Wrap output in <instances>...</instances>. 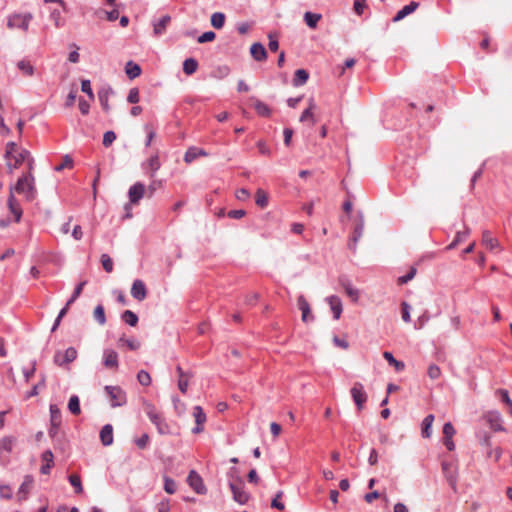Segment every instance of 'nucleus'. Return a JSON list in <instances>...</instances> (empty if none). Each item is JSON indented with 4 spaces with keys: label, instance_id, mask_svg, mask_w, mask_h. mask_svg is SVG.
<instances>
[{
    "label": "nucleus",
    "instance_id": "nucleus-30",
    "mask_svg": "<svg viewBox=\"0 0 512 512\" xmlns=\"http://www.w3.org/2000/svg\"><path fill=\"white\" fill-rule=\"evenodd\" d=\"M33 478L31 476H26L23 483L20 485L18 496L19 500H25L26 496L32 486Z\"/></svg>",
    "mask_w": 512,
    "mask_h": 512
},
{
    "label": "nucleus",
    "instance_id": "nucleus-10",
    "mask_svg": "<svg viewBox=\"0 0 512 512\" xmlns=\"http://www.w3.org/2000/svg\"><path fill=\"white\" fill-rule=\"evenodd\" d=\"M363 232H364V219H363V216L360 215L358 221L355 224L351 240L348 244L349 249L352 250L353 252L356 251L357 243L360 240V238L362 237Z\"/></svg>",
    "mask_w": 512,
    "mask_h": 512
},
{
    "label": "nucleus",
    "instance_id": "nucleus-61",
    "mask_svg": "<svg viewBox=\"0 0 512 512\" xmlns=\"http://www.w3.org/2000/svg\"><path fill=\"white\" fill-rule=\"evenodd\" d=\"M216 37V34L213 31H207L204 32L202 35H200L197 39L198 43H206L213 41Z\"/></svg>",
    "mask_w": 512,
    "mask_h": 512
},
{
    "label": "nucleus",
    "instance_id": "nucleus-15",
    "mask_svg": "<svg viewBox=\"0 0 512 512\" xmlns=\"http://www.w3.org/2000/svg\"><path fill=\"white\" fill-rule=\"evenodd\" d=\"M103 364L108 369L118 368V354L112 349H105L103 352Z\"/></svg>",
    "mask_w": 512,
    "mask_h": 512
},
{
    "label": "nucleus",
    "instance_id": "nucleus-34",
    "mask_svg": "<svg viewBox=\"0 0 512 512\" xmlns=\"http://www.w3.org/2000/svg\"><path fill=\"white\" fill-rule=\"evenodd\" d=\"M118 347H121L122 345H126L128 349L130 350H138L140 348V342L131 338V339H128L126 338L124 335L121 336L119 339H118Z\"/></svg>",
    "mask_w": 512,
    "mask_h": 512
},
{
    "label": "nucleus",
    "instance_id": "nucleus-37",
    "mask_svg": "<svg viewBox=\"0 0 512 512\" xmlns=\"http://www.w3.org/2000/svg\"><path fill=\"white\" fill-rule=\"evenodd\" d=\"M383 357L390 365L394 366L396 371L404 370L405 364L401 361L396 360L391 352L385 351L383 353Z\"/></svg>",
    "mask_w": 512,
    "mask_h": 512
},
{
    "label": "nucleus",
    "instance_id": "nucleus-21",
    "mask_svg": "<svg viewBox=\"0 0 512 512\" xmlns=\"http://www.w3.org/2000/svg\"><path fill=\"white\" fill-rule=\"evenodd\" d=\"M327 302L333 312L334 319L338 320L342 313V302L338 296L332 295L327 298Z\"/></svg>",
    "mask_w": 512,
    "mask_h": 512
},
{
    "label": "nucleus",
    "instance_id": "nucleus-56",
    "mask_svg": "<svg viewBox=\"0 0 512 512\" xmlns=\"http://www.w3.org/2000/svg\"><path fill=\"white\" fill-rule=\"evenodd\" d=\"M81 90H82V92L87 94L91 100H94V93H93L92 88H91L90 80H87V79L82 80V82H81Z\"/></svg>",
    "mask_w": 512,
    "mask_h": 512
},
{
    "label": "nucleus",
    "instance_id": "nucleus-9",
    "mask_svg": "<svg viewBox=\"0 0 512 512\" xmlns=\"http://www.w3.org/2000/svg\"><path fill=\"white\" fill-rule=\"evenodd\" d=\"M351 397L354 401V403L357 406L358 411H361L364 407L365 402L367 401V393L364 389V386L360 382H355L352 386L351 390Z\"/></svg>",
    "mask_w": 512,
    "mask_h": 512
},
{
    "label": "nucleus",
    "instance_id": "nucleus-57",
    "mask_svg": "<svg viewBox=\"0 0 512 512\" xmlns=\"http://www.w3.org/2000/svg\"><path fill=\"white\" fill-rule=\"evenodd\" d=\"M282 495H283L282 491H279L276 494L275 498L271 502V507L272 508L278 509L280 511H283L285 509L284 503L279 500L282 497Z\"/></svg>",
    "mask_w": 512,
    "mask_h": 512
},
{
    "label": "nucleus",
    "instance_id": "nucleus-44",
    "mask_svg": "<svg viewBox=\"0 0 512 512\" xmlns=\"http://www.w3.org/2000/svg\"><path fill=\"white\" fill-rule=\"evenodd\" d=\"M255 202L259 207L265 208L268 205L267 193L262 189H258L256 191Z\"/></svg>",
    "mask_w": 512,
    "mask_h": 512
},
{
    "label": "nucleus",
    "instance_id": "nucleus-23",
    "mask_svg": "<svg viewBox=\"0 0 512 512\" xmlns=\"http://www.w3.org/2000/svg\"><path fill=\"white\" fill-rule=\"evenodd\" d=\"M250 53L254 60L264 61L267 58L265 47L261 43H254L250 47Z\"/></svg>",
    "mask_w": 512,
    "mask_h": 512
},
{
    "label": "nucleus",
    "instance_id": "nucleus-29",
    "mask_svg": "<svg viewBox=\"0 0 512 512\" xmlns=\"http://www.w3.org/2000/svg\"><path fill=\"white\" fill-rule=\"evenodd\" d=\"M207 156L208 154L204 149L199 147H190L185 153L184 160H195L196 158Z\"/></svg>",
    "mask_w": 512,
    "mask_h": 512
},
{
    "label": "nucleus",
    "instance_id": "nucleus-48",
    "mask_svg": "<svg viewBox=\"0 0 512 512\" xmlns=\"http://www.w3.org/2000/svg\"><path fill=\"white\" fill-rule=\"evenodd\" d=\"M164 490L168 494H174L177 490L176 482L168 476H164Z\"/></svg>",
    "mask_w": 512,
    "mask_h": 512
},
{
    "label": "nucleus",
    "instance_id": "nucleus-47",
    "mask_svg": "<svg viewBox=\"0 0 512 512\" xmlns=\"http://www.w3.org/2000/svg\"><path fill=\"white\" fill-rule=\"evenodd\" d=\"M193 416L195 418V422L198 425H203L206 421V415L200 406H195L193 408Z\"/></svg>",
    "mask_w": 512,
    "mask_h": 512
},
{
    "label": "nucleus",
    "instance_id": "nucleus-26",
    "mask_svg": "<svg viewBox=\"0 0 512 512\" xmlns=\"http://www.w3.org/2000/svg\"><path fill=\"white\" fill-rule=\"evenodd\" d=\"M251 100L253 101L254 109L259 116L270 117L271 109L267 104L259 99H256L255 97H251Z\"/></svg>",
    "mask_w": 512,
    "mask_h": 512
},
{
    "label": "nucleus",
    "instance_id": "nucleus-49",
    "mask_svg": "<svg viewBox=\"0 0 512 512\" xmlns=\"http://www.w3.org/2000/svg\"><path fill=\"white\" fill-rule=\"evenodd\" d=\"M69 482L75 488L76 493H81L83 491L81 478L79 475H76V474L70 475Z\"/></svg>",
    "mask_w": 512,
    "mask_h": 512
},
{
    "label": "nucleus",
    "instance_id": "nucleus-64",
    "mask_svg": "<svg viewBox=\"0 0 512 512\" xmlns=\"http://www.w3.org/2000/svg\"><path fill=\"white\" fill-rule=\"evenodd\" d=\"M455 434V429L450 422H447L443 426V435L444 438H453Z\"/></svg>",
    "mask_w": 512,
    "mask_h": 512
},
{
    "label": "nucleus",
    "instance_id": "nucleus-27",
    "mask_svg": "<svg viewBox=\"0 0 512 512\" xmlns=\"http://www.w3.org/2000/svg\"><path fill=\"white\" fill-rule=\"evenodd\" d=\"M8 207L10 212L15 216V222H19L22 216V209L13 194H10L8 197Z\"/></svg>",
    "mask_w": 512,
    "mask_h": 512
},
{
    "label": "nucleus",
    "instance_id": "nucleus-17",
    "mask_svg": "<svg viewBox=\"0 0 512 512\" xmlns=\"http://www.w3.org/2000/svg\"><path fill=\"white\" fill-rule=\"evenodd\" d=\"M171 21V17L169 15H164L158 20H154L153 25V33L155 36H161L165 33L167 26Z\"/></svg>",
    "mask_w": 512,
    "mask_h": 512
},
{
    "label": "nucleus",
    "instance_id": "nucleus-1",
    "mask_svg": "<svg viewBox=\"0 0 512 512\" xmlns=\"http://www.w3.org/2000/svg\"><path fill=\"white\" fill-rule=\"evenodd\" d=\"M144 411L150 421L156 426L157 431L161 435H168L171 433L170 426L166 422L165 418L161 413H159L156 407L149 403L144 402Z\"/></svg>",
    "mask_w": 512,
    "mask_h": 512
},
{
    "label": "nucleus",
    "instance_id": "nucleus-41",
    "mask_svg": "<svg viewBox=\"0 0 512 512\" xmlns=\"http://www.w3.org/2000/svg\"><path fill=\"white\" fill-rule=\"evenodd\" d=\"M121 319L133 327L138 323V316L131 310H125L121 315Z\"/></svg>",
    "mask_w": 512,
    "mask_h": 512
},
{
    "label": "nucleus",
    "instance_id": "nucleus-33",
    "mask_svg": "<svg viewBox=\"0 0 512 512\" xmlns=\"http://www.w3.org/2000/svg\"><path fill=\"white\" fill-rule=\"evenodd\" d=\"M309 78V74L304 69L296 70L293 78V85L298 87L304 85Z\"/></svg>",
    "mask_w": 512,
    "mask_h": 512
},
{
    "label": "nucleus",
    "instance_id": "nucleus-5",
    "mask_svg": "<svg viewBox=\"0 0 512 512\" xmlns=\"http://www.w3.org/2000/svg\"><path fill=\"white\" fill-rule=\"evenodd\" d=\"M5 157L10 160H32L30 151L18 146L14 142H9L6 146Z\"/></svg>",
    "mask_w": 512,
    "mask_h": 512
},
{
    "label": "nucleus",
    "instance_id": "nucleus-20",
    "mask_svg": "<svg viewBox=\"0 0 512 512\" xmlns=\"http://www.w3.org/2000/svg\"><path fill=\"white\" fill-rule=\"evenodd\" d=\"M144 192L145 186L140 182L135 183L129 189L130 202L133 204L138 203V201L143 197Z\"/></svg>",
    "mask_w": 512,
    "mask_h": 512
},
{
    "label": "nucleus",
    "instance_id": "nucleus-40",
    "mask_svg": "<svg viewBox=\"0 0 512 512\" xmlns=\"http://www.w3.org/2000/svg\"><path fill=\"white\" fill-rule=\"evenodd\" d=\"M68 409L73 415H79L81 413L80 400L77 395H72L68 402Z\"/></svg>",
    "mask_w": 512,
    "mask_h": 512
},
{
    "label": "nucleus",
    "instance_id": "nucleus-45",
    "mask_svg": "<svg viewBox=\"0 0 512 512\" xmlns=\"http://www.w3.org/2000/svg\"><path fill=\"white\" fill-rule=\"evenodd\" d=\"M93 315H94L95 320L100 325H104L106 323L105 311H104V307L102 305L99 304L95 307Z\"/></svg>",
    "mask_w": 512,
    "mask_h": 512
},
{
    "label": "nucleus",
    "instance_id": "nucleus-28",
    "mask_svg": "<svg viewBox=\"0 0 512 512\" xmlns=\"http://www.w3.org/2000/svg\"><path fill=\"white\" fill-rule=\"evenodd\" d=\"M50 424L53 426H61L62 414L60 408L56 404H50Z\"/></svg>",
    "mask_w": 512,
    "mask_h": 512
},
{
    "label": "nucleus",
    "instance_id": "nucleus-53",
    "mask_svg": "<svg viewBox=\"0 0 512 512\" xmlns=\"http://www.w3.org/2000/svg\"><path fill=\"white\" fill-rule=\"evenodd\" d=\"M138 382L143 386H149L151 384V377L145 370H140L137 374Z\"/></svg>",
    "mask_w": 512,
    "mask_h": 512
},
{
    "label": "nucleus",
    "instance_id": "nucleus-42",
    "mask_svg": "<svg viewBox=\"0 0 512 512\" xmlns=\"http://www.w3.org/2000/svg\"><path fill=\"white\" fill-rule=\"evenodd\" d=\"M225 23V15L221 12H215L211 16V25L215 29H221Z\"/></svg>",
    "mask_w": 512,
    "mask_h": 512
},
{
    "label": "nucleus",
    "instance_id": "nucleus-46",
    "mask_svg": "<svg viewBox=\"0 0 512 512\" xmlns=\"http://www.w3.org/2000/svg\"><path fill=\"white\" fill-rule=\"evenodd\" d=\"M87 284V281L84 280L82 282H80L74 289L71 297L68 299L67 301V305H72L76 299L81 295L82 291H83V288L84 286Z\"/></svg>",
    "mask_w": 512,
    "mask_h": 512
},
{
    "label": "nucleus",
    "instance_id": "nucleus-6",
    "mask_svg": "<svg viewBox=\"0 0 512 512\" xmlns=\"http://www.w3.org/2000/svg\"><path fill=\"white\" fill-rule=\"evenodd\" d=\"M105 391L110 397L112 407H120L126 404V393L121 387L107 385Z\"/></svg>",
    "mask_w": 512,
    "mask_h": 512
},
{
    "label": "nucleus",
    "instance_id": "nucleus-38",
    "mask_svg": "<svg viewBox=\"0 0 512 512\" xmlns=\"http://www.w3.org/2000/svg\"><path fill=\"white\" fill-rule=\"evenodd\" d=\"M198 68V62L194 58H187L183 62V71L187 75H192Z\"/></svg>",
    "mask_w": 512,
    "mask_h": 512
},
{
    "label": "nucleus",
    "instance_id": "nucleus-60",
    "mask_svg": "<svg viewBox=\"0 0 512 512\" xmlns=\"http://www.w3.org/2000/svg\"><path fill=\"white\" fill-rule=\"evenodd\" d=\"M139 90L137 88H132L129 90L127 101L131 104H136L139 102Z\"/></svg>",
    "mask_w": 512,
    "mask_h": 512
},
{
    "label": "nucleus",
    "instance_id": "nucleus-36",
    "mask_svg": "<svg viewBox=\"0 0 512 512\" xmlns=\"http://www.w3.org/2000/svg\"><path fill=\"white\" fill-rule=\"evenodd\" d=\"M321 19V15L317 13L312 12H306L304 14V21L306 25L312 29H315L317 27L318 22Z\"/></svg>",
    "mask_w": 512,
    "mask_h": 512
},
{
    "label": "nucleus",
    "instance_id": "nucleus-16",
    "mask_svg": "<svg viewBox=\"0 0 512 512\" xmlns=\"http://www.w3.org/2000/svg\"><path fill=\"white\" fill-rule=\"evenodd\" d=\"M482 446H485L487 448V457L493 458L495 462H498L500 458L502 457V449L500 447H497L495 449L491 448V442L490 437L485 435L483 439L480 441Z\"/></svg>",
    "mask_w": 512,
    "mask_h": 512
},
{
    "label": "nucleus",
    "instance_id": "nucleus-11",
    "mask_svg": "<svg viewBox=\"0 0 512 512\" xmlns=\"http://www.w3.org/2000/svg\"><path fill=\"white\" fill-rule=\"evenodd\" d=\"M442 470L445 475V478L447 479L449 485L453 488V490H456V484H457V473H456V467L453 462L443 461L442 462Z\"/></svg>",
    "mask_w": 512,
    "mask_h": 512
},
{
    "label": "nucleus",
    "instance_id": "nucleus-50",
    "mask_svg": "<svg viewBox=\"0 0 512 512\" xmlns=\"http://www.w3.org/2000/svg\"><path fill=\"white\" fill-rule=\"evenodd\" d=\"M98 16L105 15L106 19L110 22L115 21L119 17V10L117 8L112 9L111 11L100 10L97 12Z\"/></svg>",
    "mask_w": 512,
    "mask_h": 512
},
{
    "label": "nucleus",
    "instance_id": "nucleus-32",
    "mask_svg": "<svg viewBox=\"0 0 512 512\" xmlns=\"http://www.w3.org/2000/svg\"><path fill=\"white\" fill-rule=\"evenodd\" d=\"M315 108H316V104H315L313 98H310L308 108L305 109L300 116V122H306L308 120H311L312 123H314L315 120H314V116H313V110Z\"/></svg>",
    "mask_w": 512,
    "mask_h": 512
},
{
    "label": "nucleus",
    "instance_id": "nucleus-63",
    "mask_svg": "<svg viewBox=\"0 0 512 512\" xmlns=\"http://www.w3.org/2000/svg\"><path fill=\"white\" fill-rule=\"evenodd\" d=\"M149 443L148 434L144 433L141 437L135 439V444L140 449H145Z\"/></svg>",
    "mask_w": 512,
    "mask_h": 512
},
{
    "label": "nucleus",
    "instance_id": "nucleus-25",
    "mask_svg": "<svg viewBox=\"0 0 512 512\" xmlns=\"http://www.w3.org/2000/svg\"><path fill=\"white\" fill-rule=\"evenodd\" d=\"M482 244L491 251H494L499 247L498 240L494 238L488 230H485L482 233Z\"/></svg>",
    "mask_w": 512,
    "mask_h": 512
},
{
    "label": "nucleus",
    "instance_id": "nucleus-55",
    "mask_svg": "<svg viewBox=\"0 0 512 512\" xmlns=\"http://www.w3.org/2000/svg\"><path fill=\"white\" fill-rule=\"evenodd\" d=\"M192 374H187V376L179 377L178 380V388L182 393H186L189 385V380L192 378Z\"/></svg>",
    "mask_w": 512,
    "mask_h": 512
},
{
    "label": "nucleus",
    "instance_id": "nucleus-52",
    "mask_svg": "<svg viewBox=\"0 0 512 512\" xmlns=\"http://www.w3.org/2000/svg\"><path fill=\"white\" fill-rule=\"evenodd\" d=\"M101 263H102L103 269L107 273H111L113 271V261L108 254L101 255Z\"/></svg>",
    "mask_w": 512,
    "mask_h": 512
},
{
    "label": "nucleus",
    "instance_id": "nucleus-22",
    "mask_svg": "<svg viewBox=\"0 0 512 512\" xmlns=\"http://www.w3.org/2000/svg\"><path fill=\"white\" fill-rule=\"evenodd\" d=\"M418 7H419V3L418 2H415V1L410 2L408 5L404 6L402 9H400L396 13V15L393 17V21L394 22L401 21L406 16L410 15L411 13H413Z\"/></svg>",
    "mask_w": 512,
    "mask_h": 512
},
{
    "label": "nucleus",
    "instance_id": "nucleus-35",
    "mask_svg": "<svg viewBox=\"0 0 512 512\" xmlns=\"http://www.w3.org/2000/svg\"><path fill=\"white\" fill-rule=\"evenodd\" d=\"M125 72L130 79H134L141 74V68L133 61H129L126 64Z\"/></svg>",
    "mask_w": 512,
    "mask_h": 512
},
{
    "label": "nucleus",
    "instance_id": "nucleus-39",
    "mask_svg": "<svg viewBox=\"0 0 512 512\" xmlns=\"http://www.w3.org/2000/svg\"><path fill=\"white\" fill-rule=\"evenodd\" d=\"M344 290L347 294V296L351 299L353 302H357L359 299V290L352 286V284L347 281L343 283Z\"/></svg>",
    "mask_w": 512,
    "mask_h": 512
},
{
    "label": "nucleus",
    "instance_id": "nucleus-51",
    "mask_svg": "<svg viewBox=\"0 0 512 512\" xmlns=\"http://www.w3.org/2000/svg\"><path fill=\"white\" fill-rule=\"evenodd\" d=\"M497 394L500 396L501 401L509 407L510 414L512 415V400L509 397L508 391L505 389H499Z\"/></svg>",
    "mask_w": 512,
    "mask_h": 512
},
{
    "label": "nucleus",
    "instance_id": "nucleus-24",
    "mask_svg": "<svg viewBox=\"0 0 512 512\" xmlns=\"http://www.w3.org/2000/svg\"><path fill=\"white\" fill-rule=\"evenodd\" d=\"M100 440L104 446H110L113 443V427L111 424H106L102 427Z\"/></svg>",
    "mask_w": 512,
    "mask_h": 512
},
{
    "label": "nucleus",
    "instance_id": "nucleus-8",
    "mask_svg": "<svg viewBox=\"0 0 512 512\" xmlns=\"http://www.w3.org/2000/svg\"><path fill=\"white\" fill-rule=\"evenodd\" d=\"M77 355V350L74 347H69L64 352L56 351L53 362L57 366L62 367L73 362L77 358Z\"/></svg>",
    "mask_w": 512,
    "mask_h": 512
},
{
    "label": "nucleus",
    "instance_id": "nucleus-18",
    "mask_svg": "<svg viewBox=\"0 0 512 512\" xmlns=\"http://www.w3.org/2000/svg\"><path fill=\"white\" fill-rule=\"evenodd\" d=\"M112 94H113V90L111 87H102L98 91V99H99L100 105L106 113H108L110 111L109 98Z\"/></svg>",
    "mask_w": 512,
    "mask_h": 512
},
{
    "label": "nucleus",
    "instance_id": "nucleus-4",
    "mask_svg": "<svg viewBox=\"0 0 512 512\" xmlns=\"http://www.w3.org/2000/svg\"><path fill=\"white\" fill-rule=\"evenodd\" d=\"M17 442L14 436H4L0 439V464L6 466L10 463V454Z\"/></svg>",
    "mask_w": 512,
    "mask_h": 512
},
{
    "label": "nucleus",
    "instance_id": "nucleus-12",
    "mask_svg": "<svg viewBox=\"0 0 512 512\" xmlns=\"http://www.w3.org/2000/svg\"><path fill=\"white\" fill-rule=\"evenodd\" d=\"M187 482L189 486L197 493V494H204L206 492V488L203 484L202 478L199 476V474L191 470L187 477Z\"/></svg>",
    "mask_w": 512,
    "mask_h": 512
},
{
    "label": "nucleus",
    "instance_id": "nucleus-19",
    "mask_svg": "<svg viewBox=\"0 0 512 512\" xmlns=\"http://www.w3.org/2000/svg\"><path fill=\"white\" fill-rule=\"evenodd\" d=\"M297 304H298V308L301 310V313H302V316H301L302 321L308 322L309 320H312L313 316L311 315L310 305L303 295H300L297 298Z\"/></svg>",
    "mask_w": 512,
    "mask_h": 512
},
{
    "label": "nucleus",
    "instance_id": "nucleus-31",
    "mask_svg": "<svg viewBox=\"0 0 512 512\" xmlns=\"http://www.w3.org/2000/svg\"><path fill=\"white\" fill-rule=\"evenodd\" d=\"M434 421V415H427L422 422V436L424 438H429L432 434V424Z\"/></svg>",
    "mask_w": 512,
    "mask_h": 512
},
{
    "label": "nucleus",
    "instance_id": "nucleus-2",
    "mask_svg": "<svg viewBox=\"0 0 512 512\" xmlns=\"http://www.w3.org/2000/svg\"><path fill=\"white\" fill-rule=\"evenodd\" d=\"M15 191L22 194L26 200L33 201L36 196L33 177L30 174L20 177L15 186Z\"/></svg>",
    "mask_w": 512,
    "mask_h": 512
},
{
    "label": "nucleus",
    "instance_id": "nucleus-58",
    "mask_svg": "<svg viewBox=\"0 0 512 512\" xmlns=\"http://www.w3.org/2000/svg\"><path fill=\"white\" fill-rule=\"evenodd\" d=\"M428 376L432 379V380H436L438 379L440 376H441V370L440 368L435 365V364H431L429 367H428Z\"/></svg>",
    "mask_w": 512,
    "mask_h": 512
},
{
    "label": "nucleus",
    "instance_id": "nucleus-62",
    "mask_svg": "<svg viewBox=\"0 0 512 512\" xmlns=\"http://www.w3.org/2000/svg\"><path fill=\"white\" fill-rule=\"evenodd\" d=\"M116 139V134L113 131H107L103 135V145L108 147Z\"/></svg>",
    "mask_w": 512,
    "mask_h": 512
},
{
    "label": "nucleus",
    "instance_id": "nucleus-3",
    "mask_svg": "<svg viewBox=\"0 0 512 512\" xmlns=\"http://www.w3.org/2000/svg\"><path fill=\"white\" fill-rule=\"evenodd\" d=\"M33 16L31 13H13L8 16L7 27L9 29H21L26 32L29 29V25Z\"/></svg>",
    "mask_w": 512,
    "mask_h": 512
},
{
    "label": "nucleus",
    "instance_id": "nucleus-13",
    "mask_svg": "<svg viewBox=\"0 0 512 512\" xmlns=\"http://www.w3.org/2000/svg\"><path fill=\"white\" fill-rule=\"evenodd\" d=\"M131 295L138 301H143L147 297V289L142 280H134L131 287Z\"/></svg>",
    "mask_w": 512,
    "mask_h": 512
},
{
    "label": "nucleus",
    "instance_id": "nucleus-43",
    "mask_svg": "<svg viewBox=\"0 0 512 512\" xmlns=\"http://www.w3.org/2000/svg\"><path fill=\"white\" fill-rule=\"evenodd\" d=\"M17 67L26 76H32L34 73V67L27 60L19 61Z\"/></svg>",
    "mask_w": 512,
    "mask_h": 512
},
{
    "label": "nucleus",
    "instance_id": "nucleus-14",
    "mask_svg": "<svg viewBox=\"0 0 512 512\" xmlns=\"http://www.w3.org/2000/svg\"><path fill=\"white\" fill-rule=\"evenodd\" d=\"M486 422L490 426L491 429L494 431H502V418L499 412L497 411H490L484 416Z\"/></svg>",
    "mask_w": 512,
    "mask_h": 512
},
{
    "label": "nucleus",
    "instance_id": "nucleus-7",
    "mask_svg": "<svg viewBox=\"0 0 512 512\" xmlns=\"http://www.w3.org/2000/svg\"><path fill=\"white\" fill-rule=\"evenodd\" d=\"M229 487L233 494V499L239 504H246L249 500V494L244 490V482L238 478L236 481H231Z\"/></svg>",
    "mask_w": 512,
    "mask_h": 512
},
{
    "label": "nucleus",
    "instance_id": "nucleus-59",
    "mask_svg": "<svg viewBox=\"0 0 512 512\" xmlns=\"http://www.w3.org/2000/svg\"><path fill=\"white\" fill-rule=\"evenodd\" d=\"M366 7V0H354L353 9L357 15H362Z\"/></svg>",
    "mask_w": 512,
    "mask_h": 512
},
{
    "label": "nucleus",
    "instance_id": "nucleus-54",
    "mask_svg": "<svg viewBox=\"0 0 512 512\" xmlns=\"http://www.w3.org/2000/svg\"><path fill=\"white\" fill-rule=\"evenodd\" d=\"M416 272H417L416 268L411 267L409 272L406 275L400 276L398 278V280H397L398 284L403 285V284L408 283L415 277Z\"/></svg>",
    "mask_w": 512,
    "mask_h": 512
}]
</instances>
